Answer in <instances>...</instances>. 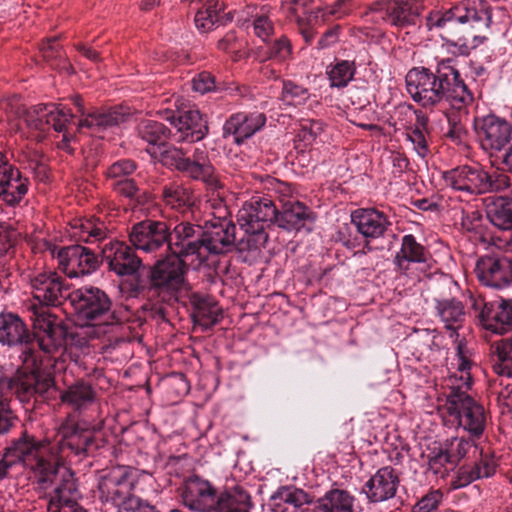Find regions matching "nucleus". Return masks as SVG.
<instances>
[{"label":"nucleus","mask_w":512,"mask_h":512,"mask_svg":"<svg viewBox=\"0 0 512 512\" xmlns=\"http://www.w3.org/2000/svg\"><path fill=\"white\" fill-rule=\"evenodd\" d=\"M53 491L49 494L47 512H86L79 504V493L72 475L64 469Z\"/></svg>","instance_id":"obj_21"},{"label":"nucleus","mask_w":512,"mask_h":512,"mask_svg":"<svg viewBox=\"0 0 512 512\" xmlns=\"http://www.w3.org/2000/svg\"><path fill=\"white\" fill-rule=\"evenodd\" d=\"M356 67L354 62L348 60H337L326 69L327 77L331 87L343 88L354 78Z\"/></svg>","instance_id":"obj_45"},{"label":"nucleus","mask_w":512,"mask_h":512,"mask_svg":"<svg viewBox=\"0 0 512 512\" xmlns=\"http://www.w3.org/2000/svg\"><path fill=\"white\" fill-rule=\"evenodd\" d=\"M53 386L54 381L50 374L41 372L24 373L17 377L15 393L21 401H24L34 395L43 396Z\"/></svg>","instance_id":"obj_32"},{"label":"nucleus","mask_w":512,"mask_h":512,"mask_svg":"<svg viewBox=\"0 0 512 512\" xmlns=\"http://www.w3.org/2000/svg\"><path fill=\"white\" fill-rule=\"evenodd\" d=\"M272 8L269 5L250 4L237 12V21L245 22L253 20V30L255 35L263 41L269 40L274 33V23L270 19Z\"/></svg>","instance_id":"obj_31"},{"label":"nucleus","mask_w":512,"mask_h":512,"mask_svg":"<svg viewBox=\"0 0 512 512\" xmlns=\"http://www.w3.org/2000/svg\"><path fill=\"white\" fill-rule=\"evenodd\" d=\"M351 221L365 238L376 239L384 235L389 226L387 216L376 209H358L351 214Z\"/></svg>","instance_id":"obj_29"},{"label":"nucleus","mask_w":512,"mask_h":512,"mask_svg":"<svg viewBox=\"0 0 512 512\" xmlns=\"http://www.w3.org/2000/svg\"><path fill=\"white\" fill-rule=\"evenodd\" d=\"M277 207L273 199L253 196L246 201L237 214L240 228L248 235H254L257 242H266L265 227L276 222Z\"/></svg>","instance_id":"obj_9"},{"label":"nucleus","mask_w":512,"mask_h":512,"mask_svg":"<svg viewBox=\"0 0 512 512\" xmlns=\"http://www.w3.org/2000/svg\"><path fill=\"white\" fill-rule=\"evenodd\" d=\"M428 466L436 476L445 477L455 466L449 451L444 445L434 446L428 454Z\"/></svg>","instance_id":"obj_47"},{"label":"nucleus","mask_w":512,"mask_h":512,"mask_svg":"<svg viewBox=\"0 0 512 512\" xmlns=\"http://www.w3.org/2000/svg\"><path fill=\"white\" fill-rule=\"evenodd\" d=\"M137 476L138 470L135 468L112 467L99 478V499L118 507V512H155L152 505L132 495Z\"/></svg>","instance_id":"obj_6"},{"label":"nucleus","mask_w":512,"mask_h":512,"mask_svg":"<svg viewBox=\"0 0 512 512\" xmlns=\"http://www.w3.org/2000/svg\"><path fill=\"white\" fill-rule=\"evenodd\" d=\"M136 169V165L132 160L123 159L113 163L107 170L108 179L112 182L128 178Z\"/></svg>","instance_id":"obj_55"},{"label":"nucleus","mask_w":512,"mask_h":512,"mask_svg":"<svg viewBox=\"0 0 512 512\" xmlns=\"http://www.w3.org/2000/svg\"><path fill=\"white\" fill-rule=\"evenodd\" d=\"M17 161L24 169L30 170L38 181L46 182L49 179L48 168L38 150L32 148L21 150Z\"/></svg>","instance_id":"obj_41"},{"label":"nucleus","mask_w":512,"mask_h":512,"mask_svg":"<svg viewBox=\"0 0 512 512\" xmlns=\"http://www.w3.org/2000/svg\"><path fill=\"white\" fill-rule=\"evenodd\" d=\"M11 113L18 117L31 132H37V140L44 138L45 133L52 127L62 133V139L57 143L59 149L70 151L73 135L69 131L73 115L70 109L56 104H38L25 108L18 100L10 103Z\"/></svg>","instance_id":"obj_5"},{"label":"nucleus","mask_w":512,"mask_h":512,"mask_svg":"<svg viewBox=\"0 0 512 512\" xmlns=\"http://www.w3.org/2000/svg\"><path fill=\"white\" fill-rule=\"evenodd\" d=\"M490 222L502 230L512 228V199H499L488 209Z\"/></svg>","instance_id":"obj_46"},{"label":"nucleus","mask_w":512,"mask_h":512,"mask_svg":"<svg viewBox=\"0 0 512 512\" xmlns=\"http://www.w3.org/2000/svg\"><path fill=\"white\" fill-rule=\"evenodd\" d=\"M314 221V214L298 200L285 203L281 206V210L277 209L276 223L280 228L288 231L306 229L309 232L312 230Z\"/></svg>","instance_id":"obj_28"},{"label":"nucleus","mask_w":512,"mask_h":512,"mask_svg":"<svg viewBox=\"0 0 512 512\" xmlns=\"http://www.w3.org/2000/svg\"><path fill=\"white\" fill-rule=\"evenodd\" d=\"M469 23L472 28L488 29L492 22V15L488 4L483 0H464L443 15H433L427 20L432 27H445L452 23Z\"/></svg>","instance_id":"obj_10"},{"label":"nucleus","mask_w":512,"mask_h":512,"mask_svg":"<svg viewBox=\"0 0 512 512\" xmlns=\"http://www.w3.org/2000/svg\"><path fill=\"white\" fill-rule=\"evenodd\" d=\"M265 187L268 190V198H275L283 206L285 203H291L294 199V189L289 183L277 180L275 178H267Z\"/></svg>","instance_id":"obj_52"},{"label":"nucleus","mask_w":512,"mask_h":512,"mask_svg":"<svg viewBox=\"0 0 512 512\" xmlns=\"http://www.w3.org/2000/svg\"><path fill=\"white\" fill-rule=\"evenodd\" d=\"M102 260L108 264L110 271L118 276L136 274L142 264L131 247L120 241H110L101 249Z\"/></svg>","instance_id":"obj_20"},{"label":"nucleus","mask_w":512,"mask_h":512,"mask_svg":"<svg viewBox=\"0 0 512 512\" xmlns=\"http://www.w3.org/2000/svg\"><path fill=\"white\" fill-rule=\"evenodd\" d=\"M486 470L481 472L479 470H473L472 465L466 464L459 468L457 471L456 477L452 481V486L454 489H459L465 487L472 483L473 481L486 478L491 476V467L486 466Z\"/></svg>","instance_id":"obj_53"},{"label":"nucleus","mask_w":512,"mask_h":512,"mask_svg":"<svg viewBox=\"0 0 512 512\" xmlns=\"http://www.w3.org/2000/svg\"><path fill=\"white\" fill-rule=\"evenodd\" d=\"M188 261L171 254L155 263L151 271V286L159 292L172 294L184 283V268Z\"/></svg>","instance_id":"obj_16"},{"label":"nucleus","mask_w":512,"mask_h":512,"mask_svg":"<svg viewBox=\"0 0 512 512\" xmlns=\"http://www.w3.org/2000/svg\"><path fill=\"white\" fill-rule=\"evenodd\" d=\"M94 399L91 386L83 381L76 382L69 386L62 394L63 403L71 405L75 409H82Z\"/></svg>","instance_id":"obj_42"},{"label":"nucleus","mask_w":512,"mask_h":512,"mask_svg":"<svg viewBox=\"0 0 512 512\" xmlns=\"http://www.w3.org/2000/svg\"><path fill=\"white\" fill-rule=\"evenodd\" d=\"M291 54V45L286 37L276 40L270 48V57L279 61L286 60Z\"/></svg>","instance_id":"obj_61"},{"label":"nucleus","mask_w":512,"mask_h":512,"mask_svg":"<svg viewBox=\"0 0 512 512\" xmlns=\"http://www.w3.org/2000/svg\"><path fill=\"white\" fill-rule=\"evenodd\" d=\"M13 413L9 406V400L0 401V434L7 432L13 424Z\"/></svg>","instance_id":"obj_62"},{"label":"nucleus","mask_w":512,"mask_h":512,"mask_svg":"<svg viewBox=\"0 0 512 512\" xmlns=\"http://www.w3.org/2000/svg\"><path fill=\"white\" fill-rule=\"evenodd\" d=\"M59 269L69 278H78L95 272L101 260L91 249L81 245H70L57 251Z\"/></svg>","instance_id":"obj_14"},{"label":"nucleus","mask_w":512,"mask_h":512,"mask_svg":"<svg viewBox=\"0 0 512 512\" xmlns=\"http://www.w3.org/2000/svg\"><path fill=\"white\" fill-rule=\"evenodd\" d=\"M443 494L440 490H432L423 496L413 507V512H434L442 502Z\"/></svg>","instance_id":"obj_57"},{"label":"nucleus","mask_w":512,"mask_h":512,"mask_svg":"<svg viewBox=\"0 0 512 512\" xmlns=\"http://www.w3.org/2000/svg\"><path fill=\"white\" fill-rule=\"evenodd\" d=\"M69 301L79 318L91 323L107 322L111 325V301L99 288L82 287L72 291Z\"/></svg>","instance_id":"obj_13"},{"label":"nucleus","mask_w":512,"mask_h":512,"mask_svg":"<svg viewBox=\"0 0 512 512\" xmlns=\"http://www.w3.org/2000/svg\"><path fill=\"white\" fill-rule=\"evenodd\" d=\"M235 225L225 216H219L201 233V245L198 250V261L192 264L193 269H198L208 260L211 254L227 252L235 242Z\"/></svg>","instance_id":"obj_12"},{"label":"nucleus","mask_w":512,"mask_h":512,"mask_svg":"<svg viewBox=\"0 0 512 512\" xmlns=\"http://www.w3.org/2000/svg\"><path fill=\"white\" fill-rule=\"evenodd\" d=\"M354 501L349 492L335 489L318 501L315 512H353Z\"/></svg>","instance_id":"obj_39"},{"label":"nucleus","mask_w":512,"mask_h":512,"mask_svg":"<svg viewBox=\"0 0 512 512\" xmlns=\"http://www.w3.org/2000/svg\"><path fill=\"white\" fill-rule=\"evenodd\" d=\"M75 104L81 112V119L78 123V129L81 130L83 128H87L95 134L104 132L108 129H112L121 123H124L130 116L120 107L109 109L107 111L95 110L85 114L82 111L83 108L79 97L76 98Z\"/></svg>","instance_id":"obj_25"},{"label":"nucleus","mask_w":512,"mask_h":512,"mask_svg":"<svg viewBox=\"0 0 512 512\" xmlns=\"http://www.w3.org/2000/svg\"><path fill=\"white\" fill-rule=\"evenodd\" d=\"M406 139L413 145V149L420 157L424 158L428 154V144L423 131L410 130L406 133Z\"/></svg>","instance_id":"obj_58"},{"label":"nucleus","mask_w":512,"mask_h":512,"mask_svg":"<svg viewBox=\"0 0 512 512\" xmlns=\"http://www.w3.org/2000/svg\"><path fill=\"white\" fill-rule=\"evenodd\" d=\"M323 9L327 13V19H329V17L340 19L350 12L351 7L349 0H338L333 5Z\"/></svg>","instance_id":"obj_64"},{"label":"nucleus","mask_w":512,"mask_h":512,"mask_svg":"<svg viewBox=\"0 0 512 512\" xmlns=\"http://www.w3.org/2000/svg\"><path fill=\"white\" fill-rule=\"evenodd\" d=\"M474 127L480 145L485 151H500L511 141L512 125L494 114L476 118Z\"/></svg>","instance_id":"obj_15"},{"label":"nucleus","mask_w":512,"mask_h":512,"mask_svg":"<svg viewBox=\"0 0 512 512\" xmlns=\"http://www.w3.org/2000/svg\"><path fill=\"white\" fill-rule=\"evenodd\" d=\"M162 162L165 165L174 166L177 170L195 180H201L210 188L218 190L222 187L214 173V167L208 159V153L204 147L194 149L192 158L185 157L177 148H170L161 152Z\"/></svg>","instance_id":"obj_8"},{"label":"nucleus","mask_w":512,"mask_h":512,"mask_svg":"<svg viewBox=\"0 0 512 512\" xmlns=\"http://www.w3.org/2000/svg\"><path fill=\"white\" fill-rule=\"evenodd\" d=\"M17 233L0 226V255L6 254L15 244Z\"/></svg>","instance_id":"obj_63"},{"label":"nucleus","mask_w":512,"mask_h":512,"mask_svg":"<svg viewBox=\"0 0 512 512\" xmlns=\"http://www.w3.org/2000/svg\"><path fill=\"white\" fill-rule=\"evenodd\" d=\"M266 116L259 111L238 112L232 114L224 123V136L233 135L235 141L240 143L244 139H248L260 131L265 123Z\"/></svg>","instance_id":"obj_26"},{"label":"nucleus","mask_w":512,"mask_h":512,"mask_svg":"<svg viewBox=\"0 0 512 512\" xmlns=\"http://www.w3.org/2000/svg\"><path fill=\"white\" fill-rule=\"evenodd\" d=\"M398 483V476L394 469L383 467L366 483L365 493L371 501L382 502L395 495Z\"/></svg>","instance_id":"obj_30"},{"label":"nucleus","mask_w":512,"mask_h":512,"mask_svg":"<svg viewBox=\"0 0 512 512\" xmlns=\"http://www.w3.org/2000/svg\"><path fill=\"white\" fill-rule=\"evenodd\" d=\"M30 338L24 321L13 313H0V343L16 346L27 343Z\"/></svg>","instance_id":"obj_33"},{"label":"nucleus","mask_w":512,"mask_h":512,"mask_svg":"<svg viewBox=\"0 0 512 512\" xmlns=\"http://www.w3.org/2000/svg\"><path fill=\"white\" fill-rule=\"evenodd\" d=\"M310 98L307 88L298 85L290 80L283 82L281 99L285 105L301 106Z\"/></svg>","instance_id":"obj_51"},{"label":"nucleus","mask_w":512,"mask_h":512,"mask_svg":"<svg viewBox=\"0 0 512 512\" xmlns=\"http://www.w3.org/2000/svg\"><path fill=\"white\" fill-rule=\"evenodd\" d=\"M405 81L408 94L424 108L448 104L461 110L474 99L451 59L441 61L435 73L424 67L413 68Z\"/></svg>","instance_id":"obj_3"},{"label":"nucleus","mask_w":512,"mask_h":512,"mask_svg":"<svg viewBox=\"0 0 512 512\" xmlns=\"http://www.w3.org/2000/svg\"><path fill=\"white\" fill-rule=\"evenodd\" d=\"M192 88L201 94L210 92L215 88V79L209 72H201L194 77Z\"/></svg>","instance_id":"obj_59"},{"label":"nucleus","mask_w":512,"mask_h":512,"mask_svg":"<svg viewBox=\"0 0 512 512\" xmlns=\"http://www.w3.org/2000/svg\"><path fill=\"white\" fill-rule=\"evenodd\" d=\"M101 428L100 423L87 425L67 420L63 423L53 442H37L32 437L23 436L6 448L3 462L6 467L21 463L33 471L42 489L50 488L62 475L60 468L69 453H86L93 444V434Z\"/></svg>","instance_id":"obj_1"},{"label":"nucleus","mask_w":512,"mask_h":512,"mask_svg":"<svg viewBox=\"0 0 512 512\" xmlns=\"http://www.w3.org/2000/svg\"><path fill=\"white\" fill-rule=\"evenodd\" d=\"M495 309L493 310L490 319L494 320L496 324H500L501 326L512 325V306L505 301L497 303L495 305ZM504 327L495 328V332L502 333Z\"/></svg>","instance_id":"obj_56"},{"label":"nucleus","mask_w":512,"mask_h":512,"mask_svg":"<svg viewBox=\"0 0 512 512\" xmlns=\"http://www.w3.org/2000/svg\"><path fill=\"white\" fill-rule=\"evenodd\" d=\"M32 321L42 351L52 355L61 350L62 356L68 357L78 365L91 352L90 340L99 338L109 331L107 322L86 323L68 330L62 320L43 308L34 312Z\"/></svg>","instance_id":"obj_4"},{"label":"nucleus","mask_w":512,"mask_h":512,"mask_svg":"<svg viewBox=\"0 0 512 512\" xmlns=\"http://www.w3.org/2000/svg\"><path fill=\"white\" fill-rule=\"evenodd\" d=\"M201 245V229L189 222H181L169 230L168 249L172 254L188 261V265L198 261Z\"/></svg>","instance_id":"obj_17"},{"label":"nucleus","mask_w":512,"mask_h":512,"mask_svg":"<svg viewBox=\"0 0 512 512\" xmlns=\"http://www.w3.org/2000/svg\"><path fill=\"white\" fill-rule=\"evenodd\" d=\"M475 272L482 284L500 289L512 282V261L506 257H481Z\"/></svg>","instance_id":"obj_22"},{"label":"nucleus","mask_w":512,"mask_h":512,"mask_svg":"<svg viewBox=\"0 0 512 512\" xmlns=\"http://www.w3.org/2000/svg\"><path fill=\"white\" fill-rule=\"evenodd\" d=\"M111 187L117 193L128 198H134L138 193L137 185L135 184L134 180L130 178L116 180L111 183Z\"/></svg>","instance_id":"obj_60"},{"label":"nucleus","mask_w":512,"mask_h":512,"mask_svg":"<svg viewBox=\"0 0 512 512\" xmlns=\"http://www.w3.org/2000/svg\"><path fill=\"white\" fill-rule=\"evenodd\" d=\"M35 300L46 306H59L70 298V284L55 270H35L26 275Z\"/></svg>","instance_id":"obj_11"},{"label":"nucleus","mask_w":512,"mask_h":512,"mask_svg":"<svg viewBox=\"0 0 512 512\" xmlns=\"http://www.w3.org/2000/svg\"><path fill=\"white\" fill-rule=\"evenodd\" d=\"M371 10L379 13L388 24L399 28L415 26L419 17V12L414 6L409 5L408 0L375 2Z\"/></svg>","instance_id":"obj_24"},{"label":"nucleus","mask_w":512,"mask_h":512,"mask_svg":"<svg viewBox=\"0 0 512 512\" xmlns=\"http://www.w3.org/2000/svg\"><path fill=\"white\" fill-rule=\"evenodd\" d=\"M167 119L176 128L177 141L197 142L207 134V123L202 118L199 110L189 109L180 113L177 117L173 115Z\"/></svg>","instance_id":"obj_27"},{"label":"nucleus","mask_w":512,"mask_h":512,"mask_svg":"<svg viewBox=\"0 0 512 512\" xmlns=\"http://www.w3.org/2000/svg\"><path fill=\"white\" fill-rule=\"evenodd\" d=\"M290 18L295 19L300 34L308 44L314 40L317 28L328 21L327 13L323 8L305 11L302 16L296 13V15H292Z\"/></svg>","instance_id":"obj_38"},{"label":"nucleus","mask_w":512,"mask_h":512,"mask_svg":"<svg viewBox=\"0 0 512 512\" xmlns=\"http://www.w3.org/2000/svg\"><path fill=\"white\" fill-rule=\"evenodd\" d=\"M29 185V179L23 177L0 152V200L10 206L19 204L27 194Z\"/></svg>","instance_id":"obj_19"},{"label":"nucleus","mask_w":512,"mask_h":512,"mask_svg":"<svg viewBox=\"0 0 512 512\" xmlns=\"http://www.w3.org/2000/svg\"><path fill=\"white\" fill-rule=\"evenodd\" d=\"M472 353L463 341H458L454 355L448 358V376L445 380L450 389L445 409L452 423L471 437H480L487 424L484 407L467 392L472 385Z\"/></svg>","instance_id":"obj_2"},{"label":"nucleus","mask_w":512,"mask_h":512,"mask_svg":"<svg viewBox=\"0 0 512 512\" xmlns=\"http://www.w3.org/2000/svg\"><path fill=\"white\" fill-rule=\"evenodd\" d=\"M496 360L494 371L502 376L512 377V342L502 341L496 346Z\"/></svg>","instance_id":"obj_50"},{"label":"nucleus","mask_w":512,"mask_h":512,"mask_svg":"<svg viewBox=\"0 0 512 512\" xmlns=\"http://www.w3.org/2000/svg\"><path fill=\"white\" fill-rule=\"evenodd\" d=\"M249 495L241 488L228 490L217 497L216 509L219 512H247Z\"/></svg>","instance_id":"obj_44"},{"label":"nucleus","mask_w":512,"mask_h":512,"mask_svg":"<svg viewBox=\"0 0 512 512\" xmlns=\"http://www.w3.org/2000/svg\"><path fill=\"white\" fill-rule=\"evenodd\" d=\"M169 227L166 222L145 220L134 224L129 232L130 243L145 253L168 247Z\"/></svg>","instance_id":"obj_18"},{"label":"nucleus","mask_w":512,"mask_h":512,"mask_svg":"<svg viewBox=\"0 0 512 512\" xmlns=\"http://www.w3.org/2000/svg\"><path fill=\"white\" fill-rule=\"evenodd\" d=\"M426 261L425 248L416 241L411 234L403 236L401 249L396 254L395 263L402 271L409 268L410 263H422Z\"/></svg>","instance_id":"obj_37"},{"label":"nucleus","mask_w":512,"mask_h":512,"mask_svg":"<svg viewBox=\"0 0 512 512\" xmlns=\"http://www.w3.org/2000/svg\"><path fill=\"white\" fill-rule=\"evenodd\" d=\"M444 446L447 451H449V455H451L454 464L465 457L471 449H473L475 455L479 451L474 441L466 440L462 437H454L448 440Z\"/></svg>","instance_id":"obj_54"},{"label":"nucleus","mask_w":512,"mask_h":512,"mask_svg":"<svg viewBox=\"0 0 512 512\" xmlns=\"http://www.w3.org/2000/svg\"><path fill=\"white\" fill-rule=\"evenodd\" d=\"M436 309L445 327L451 330L450 337H458L456 332L465 318L464 306L455 299H444L436 301Z\"/></svg>","instance_id":"obj_36"},{"label":"nucleus","mask_w":512,"mask_h":512,"mask_svg":"<svg viewBox=\"0 0 512 512\" xmlns=\"http://www.w3.org/2000/svg\"><path fill=\"white\" fill-rule=\"evenodd\" d=\"M323 132V124L319 121L308 120L301 124L295 137V148L304 152L309 149Z\"/></svg>","instance_id":"obj_48"},{"label":"nucleus","mask_w":512,"mask_h":512,"mask_svg":"<svg viewBox=\"0 0 512 512\" xmlns=\"http://www.w3.org/2000/svg\"><path fill=\"white\" fill-rule=\"evenodd\" d=\"M182 501L186 507L197 512H210L216 509L217 496L212 485L197 476L185 481L182 488Z\"/></svg>","instance_id":"obj_23"},{"label":"nucleus","mask_w":512,"mask_h":512,"mask_svg":"<svg viewBox=\"0 0 512 512\" xmlns=\"http://www.w3.org/2000/svg\"><path fill=\"white\" fill-rule=\"evenodd\" d=\"M71 229L73 237L87 243L105 240L110 233L107 225L99 218L76 219L71 224Z\"/></svg>","instance_id":"obj_35"},{"label":"nucleus","mask_w":512,"mask_h":512,"mask_svg":"<svg viewBox=\"0 0 512 512\" xmlns=\"http://www.w3.org/2000/svg\"><path fill=\"white\" fill-rule=\"evenodd\" d=\"M221 316V308L214 301L203 300L196 307V321L206 329L218 323Z\"/></svg>","instance_id":"obj_49"},{"label":"nucleus","mask_w":512,"mask_h":512,"mask_svg":"<svg viewBox=\"0 0 512 512\" xmlns=\"http://www.w3.org/2000/svg\"><path fill=\"white\" fill-rule=\"evenodd\" d=\"M446 188L465 194H483L499 191L509 186V179L503 173L489 174L478 165H463L442 173Z\"/></svg>","instance_id":"obj_7"},{"label":"nucleus","mask_w":512,"mask_h":512,"mask_svg":"<svg viewBox=\"0 0 512 512\" xmlns=\"http://www.w3.org/2000/svg\"><path fill=\"white\" fill-rule=\"evenodd\" d=\"M162 198L172 209L185 211L194 203L191 191L178 183H169L162 189Z\"/></svg>","instance_id":"obj_40"},{"label":"nucleus","mask_w":512,"mask_h":512,"mask_svg":"<svg viewBox=\"0 0 512 512\" xmlns=\"http://www.w3.org/2000/svg\"><path fill=\"white\" fill-rule=\"evenodd\" d=\"M138 131L140 137L152 146L151 149H147V152L162 162L161 152L171 148L164 145L168 134L165 125L155 120L146 119L139 124Z\"/></svg>","instance_id":"obj_34"},{"label":"nucleus","mask_w":512,"mask_h":512,"mask_svg":"<svg viewBox=\"0 0 512 512\" xmlns=\"http://www.w3.org/2000/svg\"><path fill=\"white\" fill-rule=\"evenodd\" d=\"M224 3L219 0H209L206 8L199 10L195 15V25L201 32L211 30L223 18Z\"/></svg>","instance_id":"obj_43"}]
</instances>
